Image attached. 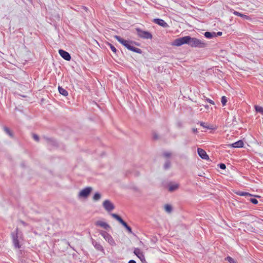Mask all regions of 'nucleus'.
Here are the masks:
<instances>
[{
    "mask_svg": "<svg viewBox=\"0 0 263 263\" xmlns=\"http://www.w3.org/2000/svg\"><path fill=\"white\" fill-rule=\"evenodd\" d=\"M226 260L228 261L230 263H236V261L230 256L227 257Z\"/></svg>",
    "mask_w": 263,
    "mask_h": 263,
    "instance_id": "obj_29",
    "label": "nucleus"
},
{
    "mask_svg": "<svg viewBox=\"0 0 263 263\" xmlns=\"http://www.w3.org/2000/svg\"><path fill=\"white\" fill-rule=\"evenodd\" d=\"M168 191L170 192H173L178 189L179 185L177 183H169L168 185Z\"/></svg>",
    "mask_w": 263,
    "mask_h": 263,
    "instance_id": "obj_17",
    "label": "nucleus"
},
{
    "mask_svg": "<svg viewBox=\"0 0 263 263\" xmlns=\"http://www.w3.org/2000/svg\"><path fill=\"white\" fill-rule=\"evenodd\" d=\"M222 34L221 32H218L217 33H216V35L217 36H220Z\"/></svg>",
    "mask_w": 263,
    "mask_h": 263,
    "instance_id": "obj_37",
    "label": "nucleus"
},
{
    "mask_svg": "<svg viewBox=\"0 0 263 263\" xmlns=\"http://www.w3.org/2000/svg\"><path fill=\"white\" fill-rule=\"evenodd\" d=\"M32 137H33V138L34 139V140H35L36 141H39V137L37 135L33 134Z\"/></svg>",
    "mask_w": 263,
    "mask_h": 263,
    "instance_id": "obj_34",
    "label": "nucleus"
},
{
    "mask_svg": "<svg viewBox=\"0 0 263 263\" xmlns=\"http://www.w3.org/2000/svg\"><path fill=\"white\" fill-rule=\"evenodd\" d=\"M192 131L194 133H197V132H198L197 129L196 128H192Z\"/></svg>",
    "mask_w": 263,
    "mask_h": 263,
    "instance_id": "obj_36",
    "label": "nucleus"
},
{
    "mask_svg": "<svg viewBox=\"0 0 263 263\" xmlns=\"http://www.w3.org/2000/svg\"><path fill=\"white\" fill-rule=\"evenodd\" d=\"M153 22L164 28H166L168 26L167 24L163 20L160 18H155Z\"/></svg>",
    "mask_w": 263,
    "mask_h": 263,
    "instance_id": "obj_15",
    "label": "nucleus"
},
{
    "mask_svg": "<svg viewBox=\"0 0 263 263\" xmlns=\"http://www.w3.org/2000/svg\"><path fill=\"white\" fill-rule=\"evenodd\" d=\"M18 234V229H16L15 231L11 233V237L12 239L13 244L14 247L16 249H20L21 246L20 245Z\"/></svg>",
    "mask_w": 263,
    "mask_h": 263,
    "instance_id": "obj_7",
    "label": "nucleus"
},
{
    "mask_svg": "<svg viewBox=\"0 0 263 263\" xmlns=\"http://www.w3.org/2000/svg\"><path fill=\"white\" fill-rule=\"evenodd\" d=\"M99 233L110 246H115L116 245V242L113 237L107 232L103 230H100L99 231Z\"/></svg>",
    "mask_w": 263,
    "mask_h": 263,
    "instance_id": "obj_3",
    "label": "nucleus"
},
{
    "mask_svg": "<svg viewBox=\"0 0 263 263\" xmlns=\"http://www.w3.org/2000/svg\"><path fill=\"white\" fill-rule=\"evenodd\" d=\"M4 130L8 135H9V136H10L11 137H13L12 133L11 132L9 128L7 127H4Z\"/></svg>",
    "mask_w": 263,
    "mask_h": 263,
    "instance_id": "obj_25",
    "label": "nucleus"
},
{
    "mask_svg": "<svg viewBox=\"0 0 263 263\" xmlns=\"http://www.w3.org/2000/svg\"><path fill=\"white\" fill-rule=\"evenodd\" d=\"M255 110L256 112H259V113L261 114L262 115H263V107H262L255 105Z\"/></svg>",
    "mask_w": 263,
    "mask_h": 263,
    "instance_id": "obj_21",
    "label": "nucleus"
},
{
    "mask_svg": "<svg viewBox=\"0 0 263 263\" xmlns=\"http://www.w3.org/2000/svg\"><path fill=\"white\" fill-rule=\"evenodd\" d=\"M189 45L195 48H204L206 46L207 44L203 40H199L190 36Z\"/></svg>",
    "mask_w": 263,
    "mask_h": 263,
    "instance_id": "obj_2",
    "label": "nucleus"
},
{
    "mask_svg": "<svg viewBox=\"0 0 263 263\" xmlns=\"http://www.w3.org/2000/svg\"><path fill=\"white\" fill-rule=\"evenodd\" d=\"M236 194H237V195H238L239 196H252V195L250 194V193H247V192H238L236 193Z\"/></svg>",
    "mask_w": 263,
    "mask_h": 263,
    "instance_id": "obj_22",
    "label": "nucleus"
},
{
    "mask_svg": "<svg viewBox=\"0 0 263 263\" xmlns=\"http://www.w3.org/2000/svg\"><path fill=\"white\" fill-rule=\"evenodd\" d=\"M136 31L139 37L144 39H151L153 37L152 34L148 31L142 30L140 28H136Z\"/></svg>",
    "mask_w": 263,
    "mask_h": 263,
    "instance_id": "obj_5",
    "label": "nucleus"
},
{
    "mask_svg": "<svg viewBox=\"0 0 263 263\" xmlns=\"http://www.w3.org/2000/svg\"><path fill=\"white\" fill-rule=\"evenodd\" d=\"M249 200L254 204H256L258 203V200L255 198H250Z\"/></svg>",
    "mask_w": 263,
    "mask_h": 263,
    "instance_id": "obj_32",
    "label": "nucleus"
},
{
    "mask_svg": "<svg viewBox=\"0 0 263 263\" xmlns=\"http://www.w3.org/2000/svg\"><path fill=\"white\" fill-rule=\"evenodd\" d=\"M231 146L234 148H240L243 146V142L242 140H238L231 144Z\"/></svg>",
    "mask_w": 263,
    "mask_h": 263,
    "instance_id": "obj_16",
    "label": "nucleus"
},
{
    "mask_svg": "<svg viewBox=\"0 0 263 263\" xmlns=\"http://www.w3.org/2000/svg\"><path fill=\"white\" fill-rule=\"evenodd\" d=\"M92 244L97 250L104 253V249L100 243L96 241L94 239H92Z\"/></svg>",
    "mask_w": 263,
    "mask_h": 263,
    "instance_id": "obj_12",
    "label": "nucleus"
},
{
    "mask_svg": "<svg viewBox=\"0 0 263 263\" xmlns=\"http://www.w3.org/2000/svg\"><path fill=\"white\" fill-rule=\"evenodd\" d=\"M111 216L122 224L129 233H132L131 228L127 225L126 222H125L120 216L115 213H111Z\"/></svg>",
    "mask_w": 263,
    "mask_h": 263,
    "instance_id": "obj_6",
    "label": "nucleus"
},
{
    "mask_svg": "<svg viewBox=\"0 0 263 263\" xmlns=\"http://www.w3.org/2000/svg\"><path fill=\"white\" fill-rule=\"evenodd\" d=\"M58 90H59V93L60 94H61L62 95H63L65 97H66L68 96V91L66 90H65L64 88H62V87L59 86Z\"/></svg>",
    "mask_w": 263,
    "mask_h": 263,
    "instance_id": "obj_18",
    "label": "nucleus"
},
{
    "mask_svg": "<svg viewBox=\"0 0 263 263\" xmlns=\"http://www.w3.org/2000/svg\"><path fill=\"white\" fill-rule=\"evenodd\" d=\"M204 36L208 39H212V37L216 36V33L214 32H211L206 31L204 33Z\"/></svg>",
    "mask_w": 263,
    "mask_h": 263,
    "instance_id": "obj_19",
    "label": "nucleus"
},
{
    "mask_svg": "<svg viewBox=\"0 0 263 263\" xmlns=\"http://www.w3.org/2000/svg\"><path fill=\"white\" fill-rule=\"evenodd\" d=\"M221 102L223 106L226 105V103L227 102V97L225 96H222L221 97Z\"/></svg>",
    "mask_w": 263,
    "mask_h": 263,
    "instance_id": "obj_28",
    "label": "nucleus"
},
{
    "mask_svg": "<svg viewBox=\"0 0 263 263\" xmlns=\"http://www.w3.org/2000/svg\"><path fill=\"white\" fill-rule=\"evenodd\" d=\"M103 206L107 212H110L115 209L114 204L109 200H105L103 202Z\"/></svg>",
    "mask_w": 263,
    "mask_h": 263,
    "instance_id": "obj_8",
    "label": "nucleus"
},
{
    "mask_svg": "<svg viewBox=\"0 0 263 263\" xmlns=\"http://www.w3.org/2000/svg\"><path fill=\"white\" fill-rule=\"evenodd\" d=\"M59 53L64 60L66 61L70 60L71 56L68 52L62 49H60L59 50Z\"/></svg>",
    "mask_w": 263,
    "mask_h": 263,
    "instance_id": "obj_11",
    "label": "nucleus"
},
{
    "mask_svg": "<svg viewBox=\"0 0 263 263\" xmlns=\"http://www.w3.org/2000/svg\"><path fill=\"white\" fill-rule=\"evenodd\" d=\"M110 49L114 52V53H116L117 52V49L116 48H115V46H114L112 44H108Z\"/></svg>",
    "mask_w": 263,
    "mask_h": 263,
    "instance_id": "obj_30",
    "label": "nucleus"
},
{
    "mask_svg": "<svg viewBox=\"0 0 263 263\" xmlns=\"http://www.w3.org/2000/svg\"><path fill=\"white\" fill-rule=\"evenodd\" d=\"M128 263H136V262L134 260H130Z\"/></svg>",
    "mask_w": 263,
    "mask_h": 263,
    "instance_id": "obj_38",
    "label": "nucleus"
},
{
    "mask_svg": "<svg viewBox=\"0 0 263 263\" xmlns=\"http://www.w3.org/2000/svg\"><path fill=\"white\" fill-rule=\"evenodd\" d=\"M134 254L140 259L142 263H146V260L145 258V256L143 254V252L141 251L140 249L136 248H135L134 251Z\"/></svg>",
    "mask_w": 263,
    "mask_h": 263,
    "instance_id": "obj_9",
    "label": "nucleus"
},
{
    "mask_svg": "<svg viewBox=\"0 0 263 263\" xmlns=\"http://www.w3.org/2000/svg\"><path fill=\"white\" fill-rule=\"evenodd\" d=\"M164 209L165 211L168 213H171L172 211V208L170 204H165L164 205Z\"/></svg>",
    "mask_w": 263,
    "mask_h": 263,
    "instance_id": "obj_23",
    "label": "nucleus"
},
{
    "mask_svg": "<svg viewBox=\"0 0 263 263\" xmlns=\"http://www.w3.org/2000/svg\"><path fill=\"white\" fill-rule=\"evenodd\" d=\"M200 125L202 126L204 128H205L206 129H212V127L210 126L209 125H207L204 122H200Z\"/></svg>",
    "mask_w": 263,
    "mask_h": 263,
    "instance_id": "obj_27",
    "label": "nucleus"
},
{
    "mask_svg": "<svg viewBox=\"0 0 263 263\" xmlns=\"http://www.w3.org/2000/svg\"><path fill=\"white\" fill-rule=\"evenodd\" d=\"M114 37L121 44L125 46L129 50L132 51L136 53H141L142 50L141 49L136 48L133 46L134 42L130 41L125 40L120 36L115 35Z\"/></svg>",
    "mask_w": 263,
    "mask_h": 263,
    "instance_id": "obj_1",
    "label": "nucleus"
},
{
    "mask_svg": "<svg viewBox=\"0 0 263 263\" xmlns=\"http://www.w3.org/2000/svg\"><path fill=\"white\" fill-rule=\"evenodd\" d=\"M233 13L235 15L240 16V17L244 18H248L249 17L247 15H246L244 14L241 13L239 12L236 11H234L233 12Z\"/></svg>",
    "mask_w": 263,
    "mask_h": 263,
    "instance_id": "obj_20",
    "label": "nucleus"
},
{
    "mask_svg": "<svg viewBox=\"0 0 263 263\" xmlns=\"http://www.w3.org/2000/svg\"><path fill=\"white\" fill-rule=\"evenodd\" d=\"M206 100L207 101V102H208L209 103H210L211 104L214 105V104H215L214 102L210 99H206Z\"/></svg>",
    "mask_w": 263,
    "mask_h": 263,
    "instance_id": "obj_35",
    "label": "nucleus"
},
{
    "mask_svg": "<svg viewBox=\"0 0 263 263\" xmlns=\"http://www.w3.org/2000/svg\"><path fill=\"white\" fill-rule=\"evenodd\" d=\"M190 40V36H185L179 37L174 40L173 43V45L176 46H180L185 44L189 45Z\"/></svg>",
    "mask_w": 263,
    "mask_h": 263,
    "instance_id": "obj_4",
    "label": "nucleus"
},
{
    "mask_svg": "<svg viewBox=\"0 0 263 263\" xmlns=\"http://www.w3.org/2000/svg\"><path fill=\"white\" fill-rule=\"evenodd\" d=\"M218 166L222 170H224L226 168V166L224 163H220Z\"/></svg>",
    "mask_w": 263,
    "mask_h": 263,
    "instance_id": "obj_33",
    "label": "nucleus"
},
{
    "mask_svg": "<svg viewBox=\"0 0 263 263\" xmlns=\"http://www.w3.org/2000/svg\"><path fill=\"white\" fill-rule=\"evenodd\" d=\"M171 166V162L170 160H166L164 164V168L165 170L168 169Z\"/></svg>",
    "mask_w": 263,
    "mask_h": 263,
    "instance_id": "obj_26",
    "label": "nucleus"
},
{
    "mask_svg": "<svg viewBox=\"0 0 263 263\" xmlns=\"http://www.w3.org/2000/svg\"><path fill=\"white\" fill-rule=\"evenodd\" d=\"M91 190L92 188L91 187H86L80 192L79 196L80 197L86 198L89 195Z\"/></svg>",
    "mask_w": 263,
    "mask_h": 263,
    "instance_id": "obj_10",
    "label": "nucleus"
},
{
    "mask_svg": "<svg viewBox=\"0 0 263 263\" xmlns=\"http://www.w3.org/2000/svg\"><path fill=\"white\" fill-rule=\"evenodd\" d=\"M21 223H22L24 226H25L26 225V223L25 222L23 221H21Z\"/></svg>",
    "mask_w": 263,
    "mask_h": 263,
    "instance_id": "obj_39",
    "label": "nucleus"
},
{
    "mask_svg": "<svg viewBox=\"0 0 263 263\" xmlns=\"http://www.w3.org/2000/svg\"><path fill=\"white\" fill-rule=\"evenodd\" d=\"M197 152L199 156L203 159L208 160L209 156L204 150L202 148H198L197 149Z\"/></svg>",
    "mask_w": 263,
    "mask_h": 263,
    "instance_id": "obj_13",
    "label": "nucleus"
},
{
    "mask_svg": "<svg viewBox=\"0 0 263 263\" xmlns=\"http://www.w3.org/2000/svg\"><path fill=\"white\" fill-rule=\"evenodd\" d=\"M101 198V194L99 193H96L93 196V200L98 201Z\"/></svg>",
    "mask_w": 263,
    "mask_h": 263,
    "instance_id": "obj_24",
    "label": "nucleus"
},
{
    "mask_svg": "<svg viewBox=\"0 0 263 263\" xmlns=\"http://www.w3.org/2000/svg\"><path fill=\"white\" fill-rule=\"evenodd\" d=\"M163 155L166 158H169L171 156V153L169 152H165L163 154Z\"/></svg>",
    "mask_w": 263,
    "mask_h": 263,
    "instance_id": "obj_31",
    "label": "nucleus"
},
{
    "mask_svg": "<svg viewBox=\"0 0 263 263\" xmlns=\"http://www.w3.org/2000/svg\"><path fill=\"white\" fill-rule=\"evenodd\" d=\"M95 224L97 226L102 227L105 230H108V229H109L110 228L109 225L108 223H107L106 222H104L103 221H101V220H98V221H96L95 223Z\"/></svg>",
    "mask_w": 263,
    "mask_h": 263,
    "instance_id": "obj_14",
    "label": "nucleus"
}]
</instances>
